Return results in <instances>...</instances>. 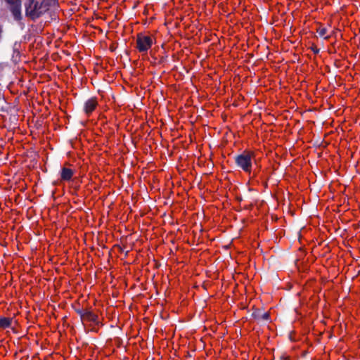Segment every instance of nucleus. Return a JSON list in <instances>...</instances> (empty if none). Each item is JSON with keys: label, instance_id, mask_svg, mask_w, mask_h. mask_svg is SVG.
Instances as JSON below:
<instances>
[{"label": "nucleus", "instance_id": "nucleus-1", "mask_svg": "<svg viewBox=\"0 0 360 360\" xmlns=\"http://www.w3.org/2000/svg\"><path fill=\"white\" fill-rule=\"evenodd\" d=\"M25 14L32 20L46 13L51 6L56 4V0H27Z\"/></svg>", "mask_w": 360, "mask_h": 360}, {"label": "nucleus", "instance_id": "nucleus-2", "mask_svg": "<svg viewBox=\"0 0 360 360\" xmlns=\"http://www.w3.org/2000/svg\"><path fill=\"white\" fill-rule=\"evenodd\" d=\"M255 158V153L251 150H244L241 154L235 158V162L238 167L245 173H251L252 161Z\"/></svg>", "mask_w": 360, "mask_h": 360}, {"label": "nucleus", "instance_id": "nucleus-3", "mask_svg": "<svg viewBox=\"0 0 360 360\" xmlns=\"http://www.w3.org/2000/svg\"><path fill=\"white\" fill-rule=\"evenodd\" d=\"M155 42V39L152 35L139 33L136 35V46L139 52L146 53Z\"/></svg>", "mask_w": 360, "mask_h": 360}, {"label": "nucleus", "instance_id": "nucleus-4", "mask_svg": "<svg viewBox=\"0 0 360 360\" xmlns=\"http://www.w3.org/2000/svg\"><path fill=\"white\" fill-rule=\"evenodd\" d=\"M8 4V8L11 13L13 18L16 21L22 20L21 6L22 2L20 0H5Z\"/></svg>", "mask_w": 360, "mask_h": 360}, {"label": "nucleus", "instance_id": "nucleus-5", "mask_svg": "<svg viewBox=\"0 0 360 360\" xmlns=\"http://www.w3.org/2000/svg\"><path fill=\"white\" fill-rule=\"evenodd\" d=\"M98 106V101L96 97H92L88 99L84 106V110L86 116H90V115L95 110L96 107Z\"/></svg>", "mask_w": 360, "mask_h": 360}, {"label": "nucleus", "instance_id": "nucleus-6", "mask_svg": "<svg viewBox=\"0 0 360 360\" xmlns=\"http://www.w3.org/2000/svg\"><path fill=\"white\" fill-rule=\"evenodd\" d=\"M82 321V322L88 321V322H91V323H94L95 325H96L98 326L102 325L98 320V315L94 314L93 311L89 310L88 309L86 311Z\"/></svg>", "mask_w": 360, "mask_h": 360}, {"label": "nucleus", "instance_id": "nucleus-7", "mask_svg": "<svg viewBox=\"0 0 360 360\" xmlns=\"http://www.w3.org/2000/svg\"><path fill=\"white\" fill-rule=\"evenodd\" d=\"M251 316L257 321H268L269 319V314L263 311L260 309H255L251 314Z\"/></svg>", "mask_w": 360, "mask_h": 360}, {"label": "nucleus", "instance_id": "nucleus-8", "mask_svg": "<svg viewBox=\"0 0 360 360\" xmlns=\"http://www.w3.org/2000/svg\"><path fill=\"white\" fill-rule=\"evenodd\" d=\"M74 175V171L68 167H63L60 171V179L62 181H69Z\"/></svg>", "mask_w": 360, "mask_h": 360}, {"label": "nucleus", "instance_id": "nucleus-9", "mask_svg": "<svg viewBox=\"0 0 360 360\" xmlns=\"http://www.w3.org/2000/svg\"><path fill=\"white\" fill-rule=\"evenodd\" d=\"M12 318L0 316V328L5 329L8 328L11 326Z\"/></svg>", "mask_w": 360, "mask_h": 360}, {"label": "nucleus", "instance_id": "nucleus-10", "mask_svg": "<svg viewBox=\"0 0 360 360\" xmlns=\"http://www.w3.org/2000/svg\"><path fill=\"white\" fill-rule=\"evenodd\" d=\"M316 32L319 35L325 39H328L330 38V35L328 34V30L326 27H323L322 25H319L316 28Z\"/></svg>", "mask_w": 360, "mask_h": 360}, {"label": "nucleus", "instance_id": "nucleus-11", "mask_svg": "<svg viewBox=\"0 0 360 360\" xmlns=\"http://www.w3.org/2000/svg\"><path fill=\"white\" fill-rule=\"evenodd\" d=\"M327 229L328 232L332 234V229L334 230V232L336 235L340 236V237H344L345 232L346 229H342L340 226L338 228H335V226H325Z\"/></svg>", "mask_w": 360, "mask_h": 360}, {"label": "nucleus", "instance_id": "nucleus-12", "mask_svg": "<svg viewBox=\"0 0 360 360\" xmlns=\"http://www.w3.org/2000/svg\"><path fill=\"white\" fill-rule=\"evenodd\" d=\"M75 310L76 313L80 316L81 320H82L87 309L78 308V309H75Z\"/></svg>", "mask_w": 360, "mask_h": 360}, {"label": "nucleus", "instance_id": "nucleus-13", "mask_svg": "<svg viewBox=\"0 0 360 360\" xmlns=\"http://www.w3.org/2000/svg\"><path fill=\"white\" fill-rule=\"evenodd\" d=\"M314 53H318V52H319V50H318V49H314Z\"/></svg>", "mask_w": 360, "mask_h": 360}, {"label": "nucleus", "instance_id": "nucleus-14", "mask_svg": "<svg viewBox=\"0 0 360 360\" xmlns=\"http://www.w3.org/2000/svg\"><path fill=\"white\" fill-rule=\"evenodd\" d=\"M203 231V229H202V226L199 229V231L200 232H202Z\"/></svg>", "mask_w": 360, "mask_h": 360}, {"label": "nucleus", "instance_id": "nucleus-15", "mask_svg": "<svg viewBox=\"0 0 360 360\" xmlns=\"http://www.w3.org/2000/svg\"><path fill=\"white\" fill-rule=\"evenodd\" d=\"M125 229H126L127 230H128V231H131L130 229H127V226H125Z\"/></svg>", "mask_w": 360, "mask_h": 360}]
</instances>
